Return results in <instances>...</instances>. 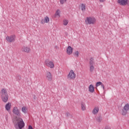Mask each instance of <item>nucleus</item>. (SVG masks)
<instances>
[{"label":"nucleus","mask_w":129,"mask_h":129,"mask_svg":"<svg viewBox=\"0 0 129 129\" xmlns=\"http://www.w3.org/2000/svg\"><path fill=\"white\" fill-rule=\"evenodd\" d=\"M105 129H110V127L109 126H106Z\"/></svg>","instance_id":"nucleus-27"},{"label":"nucleus","mask_w":129,"mask_h":129,"mask_svg":"<svg viewBox=\"0 0 129 129\" xmlns=\"http://www.w3.org/2000/svg\"><path fill=\"white\" fill-rule=\"evenodd\" d=\"M129 110V104L126 103L125 104L124 106L123 107V108L122 109L121 111V114L122 115H126L127 114V112Z\"/></svg>","instance_id":"nucleus-4"},{"label":"nucleus","mask_w":129,"mask_h":129,"mask_svg":"<svg viewBox=\"0 0 129 129\" xmlns=\"http://www.w3.org/2000/svg\"><path fill=\"white\" fill-rule=\"evenodd\" d=\"M86 7L85 6V4H81V10L82 12H85V10H86Z\"/></svg>","instance_id":"nucleus-17"},{"label":"nucleus","mask_w":129,"mask_h":129,"mask_svg":"<svg viewBox=\"0 0 129 129\" xmlns=\"http://www.w3.org/2000/svg\"><path fill=\"white\" fill-rule=\"evenodd\" d=\"M66 2H67V0H60L61 5H63L64 3H66Z\"/></svg>","instance_id":"nucleus-25"},{"label":"nucleus","mask_w":129,"mask_h":129,"mask_svg":"<svg viewBox=\"0 0 129 129\" xmlns=\"http://www.w3.org/2000/svg\"><path fill=\"white\" fill-rule=\"evenodd\" d=\"M81 110L82 111H84L86 110V104L84 103V102H81Z\"/></svg>","instance_id":"nucleus-13"},{"label":"nucleus","mask_w":129,"mask_h":129,"mask_svg":"<svg viewBox=\"0 0 129 129\" xmlns=\"http://www.w3.org/2000/svg\"><path fill=\"white\" fill-rule=\"evenodd\" d=\"M1 95L3 102H8V100H9V95L7 92V89L5 88L2 89L1 91Z\"/></svg>","instance_id":"nucleus-2"},{"label":"nucleus","mask_w":129,"mask_h":129,"mask_svg":"<svg viewBox=\"0 0 129 129\" xmlns=\"http://www.w3.org/2000/svg\"><path fill=\"white\" fill-rule=\"evenodd\" d=\"M67 53L68 55H71L73 53V48L71 46H69L67 49Z\"/></svg>","instance_id":"nucleus-12"},{"label":"nucleus","mask_w":129,"mask_h":129,"mask_svg":"<svg viewBox=\"0 0 129 129\" xmlns=\"http://www.w3.org/2000/svg\"><path fill=\"white\" fill-rule=\"evenodd\" d=\"M22 52L30 53V52H31V48L28 46H23L22 48Z\"/></svg>","instance_id":"nucleus-11"},{"label":"nucleus","mask_w":129,"mask_h":129,"mask_svg":"<svg viewBox=\"0 0 129 129\" xmlns=\"http://www.w3.org/2000/svg\"><path fill=\"white\" fill-rule=\"evenodd\" d=\"M95 19L91 17H87L85 21V23L87 25H90L91 24H94Z\"/></svg>","instance_id":"nucleus-8"},{"label":"nucleus","mask_w":129,"mask_h":129,"mask_svg":"<svg viewBox=\"0 0 129 129\" xmlns=\"http://www.w3.org/2000/svg\"><path fill=\"white\" fill-rule=\"evenodd\" d=\"M74 56L76 57H79V51H75L74 53Z\"/></svg>","instance_id":"nucleus-21"},{"label":"nucleus","mask_w":129,"mask_h":129,"mask_svg":"<svg viewBox=\"0 0 129 129\" xmlns=\"http://www.w3.org/2000/svg\"><path fill=\"white\" fill-rule=\"evenodd\" d=\"M127 0H118L117 3L120 6H126L127 5Z\"/></svg>","instance_id":"nucleus-9"},{"label":"nucleus","mask_w":129,"mask_h":129,"mask_svg":"<svg viewBox=\"0 0 129 129\" xmlns=\"http://www.w3.org/2000/svg\"><path fill=\"white\" fill-rule=\"evenodd\" d=\"M44 23H49L50 21V19L48 17V16H46L44 18Z\"/></svg>","instance_id":"nucleus-20"},{"label":"nucleus","mask_w":129,"mask_h":129,"mask_svg":"<svg viewBox=\"0 0 129 129\" xmlns=\"http://www.w3.org/2000/svg\"><path fill=\"white\" fill-rule=\"evenodd\" d=\"M68 114H69L68 113V114H67V115H68Z\"/></svg>","instance_id":"nucleus-31"},{"label":"nucleus","mask_w":129,"mask_h":129,"mask_svg":"<svg viewBox=\"0 0 129 129\" xmlns=\"http://www.w3.org/2000/svg\"><path fill=\"white\" fill-rule=\"evenodd\" d=\"M63 25H64V26H67V25H68V20H63Z\"/></svg>","instance_id":"nucleus-24"},{"label":"nucleus","mask_w":129,"mask_h":129,"mask_svg":"<svg viewBox=\"0 0 129 129\" xmlns=\"http://www.w3.org/2000/svg\"><path fill=\"white\" fill-rule=\"evenodd\" d=\"M105 0H100V2L101 3H103V2H104Z\"/></svg>","instance_id":"nucleus-29"},{"label":"nucleus","mask_w":129,"mask_h":129,"mask_svg":"<svg viewBox=\"0 0 129 129\" xmlns=\"http://www.w3.org/2000/svg\"><path fill=\"white\" fill-rule=\"evenodd\" d=\"M55 16L57 17L58 16V17H60V11L59 10H57L55 14Z\"/></svg>","instance_id":"nucleus-22"},{"label":"nucleus","mask_w":129,"mask_h":129,"mask_svg":"<svg viewBox=\"0 0 129 129\" xmlns=\"http://www.w3.org/2000/svg\"><path fill=\"white\" fill-rule=\"evenodd\" d=\"M11 106H12V104H11V103L9 102L8 103L6 104L5 106L6 110L9 111V110L11 109Z\"/></svg>","instance_id":"nucleus-15"},{"label":"nucleus","mask_w":129,"mask_h":129,"mask_svg":"<svg viewBox=\"0 0 129 129\" xmlns=\"http://www.w3.org/2000/svg\"><path fill=\"white\" fill-rule=\"evenodd\" d=\"M28 129H33L32 125H30L28 126Z\"/></svg>","instance_id":"nucleus-28"},{"label":"nucleus","mask_w":129,"mask_h":129,"mask_svg":"<svg viewBox=\"0 0 129 129\" xmlns=\"http://www.w3.org/2000/svg\"><path fill=\"white\" fill-rule=\"evenodd\" d=\"M13 113L17 115L13 120V122L14 124L15 128L18 129V126L19 128L22 129L25 126V122L23 120V118L21 117V113L18 107H14L12 110Z\"/></svg>","instance_id":"nucleus-1"},{"label":"nucleus","mask_w":129,"mask_h":129,"mask_svg":"<svg viewBox=\"0 0 129 129\" xmlns=\"http://www.w3.org/2000/svg\"><path fill=\"white\" fill-rule=\"evenodd\" d=\"M6 40L10 43H13V42H15L16 40V35L7 36L6 37Z\"/></svg>","instance_id":"nucleus-7"},{"label":"nucleus","mask_w":129,"mask_h":129,"mask_svg":"<svg viewBox=\"0 0 129 129\" xmlns=\"http://www.w3.org/2000/svg\"><path fill=\"white\" fill-rule=\"evenodd\" d=\"M45 65L47 66V67H49L51 69H53L54 68V62L51 60H49V59H46L44 61Z\"/></svg>","instance_id":"nucleus-6"},{"label":"nucleus","mask_w":129,"mask_h":129,"mask_svg":"<svg viewBox=\"0 0 129 129\" xmlns=\"http://www.w3.org/2000/svg\"><path fill=\"white\" fill-rule=\"evenodd\" d=\"M89 91L91 92V93H93L94 92V86L93 85H90L89 87Z\"/></svg>","instance_id":"nucleus-16"},{"label":"nucleus","mask_w":129,"mask_h":129,"mask_svg":"<svg viewBox=\"0 0 129 129\" xmlns=\"http://www.w3.org/2000/svg\"><path fill=\"white\" fill-rule=\"evenodd\" d=\"M67 77L68 79H69L70 80H74V79H75L76 78V74H75V73H74V71L72 70L70 71Z\"/></svg>","instance_id":"nucleus-5"},{"label":"nucleus","mask_w":129,"mask_h":129,"mask_svg":"<svg viewBox=\"0 0 129 129\" xmlns=\"http://www.w3.org/2000/svg\"><path fill=\"white\" fill-rule=\"evenodd\" d=\"M101 88H103V90H105L104 85L102 84L101 85Z\"/></svg>","instance_id":"nucleus-26"},{"label":"nucleus","mask_w":129,"mask_h":129,"mask_svg":"<svg viewBox=\"0 0 129 129\" xmlns=\"http://www.w3.org/2000/svg\"><path fill=\"white\" fill-rule=\"evenodd\" d=\"M27 108L25 106H24L22 108V111L23 112V113H27Z\"/></svg>","instance_id":"nucleus-19"},{"label":"nucleus","mask_w":129,"mask_h":129,"mask_svg":"<svg viewBox=\"0 0 129 129\" xmlns=\"http://www.w3.org/2000/svg\"><path fill=\"white\" fill-rule=\"evenodd\" d=\"M102 84V83L101 82H98L96 84V87H98V86H100Z\"/></svg>","instance_id":"nucleus-23"},{"label":"nucleus","mask_w":129,"mask_h":129,"mask_svg":"<svg viewBox=\"0 0 129 129\" xmlns=\"http://www.w3.org/2000/svg\"><path fill=\"white\" fill-rule=\"evenodd\" d=\"M96 120L97 122H101L102 121V117H101V116L97 117Z\"/></svg>","instance_id":"nucleus-18"},{"label":"nucleus","mask_w":129,"mask_h":129,"mask_svg":"<svg viewBox=\"0 0 129 129\" xmlns=\"http://www.w3.org/2000/svg\"><path fill=\"white\" fill-rule=\"evenodd\" d=\"M41 22V24H44V20H42Z\"/></svg>","instance_id":"nucleus-30"},{"label":"nucleus","mask_w":129,"mask_h":129,"mask_svg":"<svg viewBox=\"0 0 129 129\" xmlns=\"http://www.w3.org/2000/svg\"><path fill=\"white\" fill-rule=\"evenodd\" d=\"M94 58L93 57H91L89 59V64L90 65L89 68H90V72H93L94 71V69H95V68L94 67Z\"/></svg>","instance_id":"nucleus-3"},{"label":"nucleus","mask_w":129,"mask_h":129,"mask_svg":"<svg viewBox=\"0 0 129 129\" xmlns=\"http://www.w3.org/2000/svg\"><path fill=\"white\" fill-rule=\"evenodd\" d=\"M46 78L48 81H52V74L50 72H47L46 74Z\"/></svg>","instance_id":"nucleus-10"},{"label":"nucleus","mask_w":129,"mask_h":129,"mask_svg":"<svg viewBox=\"0 0 129 129\" xmlns=\"http://www.w3.org/2000/svg\"><path fill=\"white\" fill-rule=\"evenodd\" d=\"M98 111H99V108L98 107H95L92 110V113L93 114H97Z\"/></svg>","instance_id":"nucleus-14"}]
</instances>
